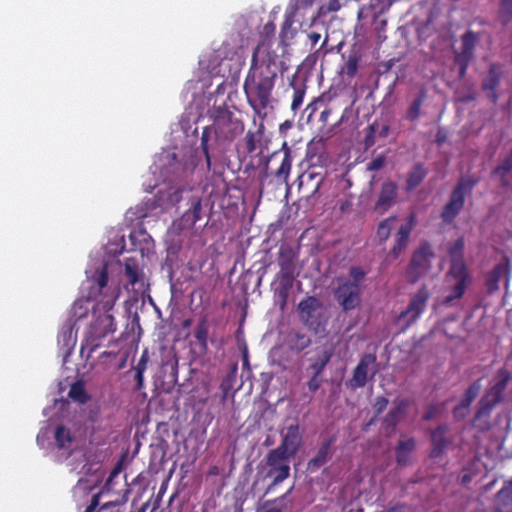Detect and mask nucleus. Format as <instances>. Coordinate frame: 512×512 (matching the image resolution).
Segmentation results:
<instances>
[{
  "label": "nucleus",
  "instance_id": "1",
  "mask_svg": "<svg viewBox=\"0 0 512 512\" xmlns=\"http://www.w3.org/2000/svg\"><path fill=\"white\" fill-rule=\"evenodd\" d=\"M277 59L278 55L266 41L259 42L253 49L243 90L248 104L253 109V125L257 128L274 125L272 92L278 74Z\"/></svg>",
  "mask_w": 512,
  "mask_h": 512
},
{
  "label": "nucleus",
  "instance_id": "2",
  "mask_svg": "<svg viewBox=\"0 0 512 512\" xmlns=\"http://www.w3.org/2000/svg\"><path fill=\"white\" fill-rule=\"evenodd\" d=\"M271 143V133L267 134L266 130H248L243 139V146L247 153L264 159L263 171L259 175L261 187L272 175L280 184H286L291 170L292 158L287 143L283 141L281 149L268 154Z\"/></svg>",
  "mask_w": 512,
  "mask_h": 512
},
{
  "label": "nucleus",
  "instance_id": "3",
  "mask_svg": "<svg viewBox=\"0 0 512 512\" xmlns=\"http://www.w3.org/2000/svg\"><path fill=\"white\" fill-rule=\"evenodd\" d=\"M242 112L239 110L230 111L225 106H214L205 115L194 111L192 108L185 111L180 120L181 128H191L192 125H199L202 128H244Z\"/></svg>",
  "mask_w": 512,
  "mask_h": 512
},
{
  "label": "nucleus",
  "instance_id": "4",
  "mask_svg": "<svg viewBox=\"0 0 512 512\" xmlns=\"http://www.w3.org/2000/svg\"><path fill=\"white\" fill-rule=\"evenodd\" d=\"M105 298L101 299L97 304L98 308L102 309L104 313L97 315L91 322L81 344L80 353L83 355L87 351V358L91 357L101 346L102 339L116 330L114 317L109 311L117 300V294L113 291L109 297Z\"/></svg>",
  "mask_w": 512,
  "mask_h": 512
},
{
  "label": "nucleus",
  "instance_id": "5",
  "mask_svg": "<svg viewBox=\"0 0 512 512\" xmlns=\"http://www.w3.org/2000/svg\"><path fill=\"white\" fill-rule=\"evenodd\" d=\"M463 248L464 241L462 238H459L449 250L451 266L446 275V282L451 286V292L442 300V303L445 305H452L454 300L461 298L466 287L471 282L466 265L463 261Z\"/></svg>",
  "mask_w": 512,
  "mask_h": 512
},
{
  "label": "nucleus",
  "instance_id": "6",
  "mask_svg": "<svg viewBox=\"0 0 512 512\" xmlns=\"http://www.w3.org/2000/svg\"><path fill=\"white\" fill-rule=\"evenodd\" d=\"M510 380L511 374L507 370L500 369L497 372L491 386L486 390L485 394L478 402V408L475 415L476 420L489 416L491 410L502 402L503 392Z\"/></svg>",
  "mask_w": 512,
  "mask_h": 512
},
{
  "label": "nucleus",
  "instance_id": "7",
  "mask_svg": "<svg viewBox=\"0 0 512 512\" xmlns=\"http://www.w3.org/2000/svg\"><path fill=\"white\" fill-rule=\"evenodd\" d=\"M297 314L300 321L314 332L324 328L327 319L324 314L323 303L315 296H307L297 305Z\"/></svg>",
  "mask_w": 512,
  "mask_h": 512
},
{
  "label": "nucleus",
  "instance_id": "8",
  "mask_svg": "<svg viewBox=\"0 0 512 512\" xmlns=\"http://www.w3.org/2000/svg\"><path fill=\"white\" fill-rule=\"evenodd\" d=\"M480 40V35L472 30H467L461 36V48L455 51L454 63L459 68V78L463 79L467 69L475 56V48Z\"/></svg>",
  "mask_w": 512,
  "mask_h": 512
},
{
  "label": "nucleus",
  "instance_id": "9",
  "mask_svg": "<svg viewBox=\"0 0 512 512\" xmlns=\"http://www.w3.org/2000/svg\"><path fill=\"white\" fill-rule=\"evenodd\" d=\"M290 458L279 449H272L266 456L267 478H272L271 486H277L290 476Z\"/></svg>",
  "mask_w": 512,
  "mask_h": 512
},
{
  "label": "nucleus",
  "instance_id": "10",
  "mask_svg": "<svg viewBox=\"0 0 512 512\" xmlns=\"http://www.w3.org/2000/svg\"><path fill=\"white\" fill-rule=\"evenodd\" d=\"M376 363L377 358L374 354H364L360 358L357 366L354 368L353 375L347 382V387L352 390H356L358 388H363L367 384L368 380H373L377 373V369L373 368L370 376L369 372L371 367H374Z\"/></svg>",
  "mask_w": 512,
  "mask_h": 512
},
{
  "label": "nucleus",
  "instance_id": "11",
  "mask_svg": "<svg viewBox=\"0 0 512 512\" xmlns=\"http://www.w3.org/2000/svg\"><path fill=\"white\" fill-rule=\"evenodd\" d=\"M361 288L357 283L345 280L338 285L334 297L345 312L356 309L361 303Z\"/></svg>",
  "mask_w": 512,
  "mask_h": 512
},
{
  "label": "nucleus",
  "instance_id": "12",
  "mask_svg": "<svg viewBox=\"0 0 512 512\" xmlns=\"http://www.w3.org/2000/svg\"><path fill=\"white\" fill-rule=\"evenodd\" d=\"M296 277V275L276 274L271 284L275 304L281 311H284L287 307L289 295Z\"/></svg>",
  "mask_w": 512,
  "mask_h": 512
},
{
  "label": "nucleus",
  "instance_id": "13",
  "mask_svg": "<svg viewBox=\"0 0 512 512\" xmlns=\"http://www.w3.org/2000/svg\"><path fill=\"white\" fill-rule=\"evenodd\" d=\"M473 183L469 181H460L457 187L452 192L449 202L445 205L442 212V217L445 222H451L456 215L460 212L464 204V196L466 190L471 189Z\"/></svg>",
  "mask_w": 512,
  "mask_h": 512
},
{
  "label": "nucleus",
  "instance_id": "14",
  "mask_svg": "<svg viewBox=\"0 0 512 512\" xmlns=\"http://www.w3.org/2000/svg\"><path fill=\"white\" fill-rule=\"evenodd\" d=\"M504 76L503 66L500 63H492L489 65L487 75L482 81V89L486 92L487 98L493 104H496L499 95L497 89Z\"/></svg>",
  "mask_w": 512,
  "mask_h": 512
},
{
  "label": "nucleus",
  "instance_id": "15",
  "mask_svg": "<svg viewBox=\"0 0 512 512\" xmlns=\"http://www.w3.org/2000/svg\"><path fill=\"white\" fill-rule=\"evenodd\" d=\"M282 441L278 447L280 452H283L289 457H294L302 444V435L300 427L296 424H291L286 428V431L281 432Z\"/></svg>",
  "mask_w": 512,
  "mask_h": 512
},
{
  "label": "nucleus",
  "instance_id": "16",
  "mask_svg": "<svg viewBox=\"0 0 512 512\" xmlns=\"http://www.w3.org/2000/svg\"><path fill=\"white\" fill-rule=\"evenodd\" d=\"M411 402L403 397H397L393 401V407L383 419L382 425L387 432H394L398 423L406 416Z\"/></svg>",
  "mask_w": 512,
  "mask_h": 512
},
{
  "label": "nucleus",
  "instance_id": "17",
  "mask_svg": "<svg viewBox=\"0 0 512 512\" xmlns=\"http://www.w3.org/2000/svg\"><path fill=\"white\" fill-rule=\"evenodd\" d=\"M297 257L298 255L293 247L288 244H282L277 253V263L279 266L277 274L298 276L299 270L296 265Z\"/></svg>",
  "mask_w": 512,
  "mask_h": 512
},
{
  "label": "nucleus",
  "instance_id": "18",
  "mask_svg": "<svg viewBox=\"0 0 512 512\" xmlns=\"http://www.w3.org/2000/svg\"><path fill=\"white\" fill-rule=\"evenodd\" d=\"M398 186L396 183L387 181L382 184L378 200L375 203V210L379 213L386 212L395 202Z\"/></svg>",
  "mask_w": 512,
  "mask_h": 512
},
{
  "label": "nucleus",
  "instance_id": "19",
  "mask_svg": "<svg viewBox=\"0 0 512 512\" xmlns=\"http://www.w3.org/2000/svg\"><path fill=\"white\" fill-rule=\"evenodd\" d=\"M413 220L414 213L412 212L409 216V221L399 227V230L395 235V245L391 250V256L393 259H397L405 251L412 230Z\"/></svg>",
  "mask_w": 512,
  "mask_h": 512
},
{
  "label": "nucleus",
  "instance_id": "20",
  "mask_svg": "<svg viewBox=\"0 0 512 512\" xmlns=\"http://www.w3.org/2000/svg\"><path fill=\"white\" fill-rule=\"evenodd\" d=\"M509 273V259L505 258L504 262L497 264L487 277L486 285L488 293L492 294L499 290L500 280L505 279L507 283Z\"/></svg>",
  "mask_w": 512,
  "mask_h": 512
},
{
  "label": "nucleus",
  "instance_id": "21",
  "mask_svg": "<svg viewBox=\"0 0 512 512\" xmlns=\"http://www.w3.org/2000/svg\"><path fill=\"white\" fill-rule=\"evenodd\" d=\"M353 116V111L350 108H345L341 115L338 117L331 108L324 107L318 115L319 121L322 123V127L329 125L330 128H336L337 126L345 124L346 120Z\"/></svg>",
  "mask_w": 512,
  "mask_h": 512
},
{
  "label": "nucleus",
  "instance_id": "22",
  "mask_svg": "<svg viewBox=\"0 0 512 512\" xmlns=\"http://www.w3.org/2000/svg\"><path fill=\"white\" fill-rule=\"evenodd\" d=\"M493 503L495 512H512V478L504 482Z\"/></svg>",
  "mask_w": 512,
  "mask_h": 512
},
{
  "label": "nucleus",
  "instance_id": "23",
  "mask_svg": "<svg viewBox=\"0 0 512 512\" xmlns=\"http://www.w3.org/2000/svg\"><path fill=\"white\" fill-rule=\"evenodd\" d=\"M294 22V12H285L279 33L280 44L284 47L290 46L297 35V29L293 28Z\"/></svg>",
  "mask_w": 512,
  "mask_h": 512
},
{
  "label": "nucleus",
  "instance_id": "24",
  "mask_svg": "<svg viewBox=\"0 0 512 512\" xmlns=\"http://www.w3.org/2000/svg\"><path fill=\"white\" fill-rule=\"evenodd\" d=\"M125 276L133 288L137 284L142 287L144 285V274L139 268L138 262L135 258H127L124 263Z\"/></svg>",
  "mask_w": 512,
  "mask_h": 512
},
{
  "label": "nucleus",
  "instance_id": "25",
  "mask_svg": "<svg viewBox=\"0 0 512 512\" xmlns=\"http://www.w3.org/2000/svg\"><path fill=\"white\" fill-rule=\"evenodd\" d=\"M208 333L209 324L207 316H202L194 330V337L197 340L199 351L201 354H206L208 351Z\"/></svg>",
  "mask_w": 512,
  "mask_h": 512
},
{
  "label": "nucleus",
  "instance_id": "26",
  "mask_svg": "<svg viewBox=\"0 0 512 512\" xmlns=\"http://www.w3.org/2000/svg\"><path fill=\"white\" fill-rule=\"evenodd\" d=\"M311 338L301 331H292L287 336V345L293 352H301L311 345Z\"/></svg>",
  "mask_w": 512,
  "mask_h": 512
},
{
  "label": "nucleus",
  "instance_id": "27",
  "mask_svg": "<svg viewBox=\"0 0 512 512\" xmlns=\"http://www.w3.org/2000/svg\"><path fill=\"white\" fill-rule=\"evenodd\" d=\"M416 447V442L413 438L399 441L396 447V460L398 465L406 466L410 463L411 455Z\"/></svg>",
  "mask_w": 512,
  "mask_h": 512
},
{
  "label": "nucleus",
  "instance_id": "28",
  "mask_svg": "<svg viewBox=\"0 0 512 512\" xmlns=\"http://www.w3.org/2000/svg\"><path fill=\"white\" fill-rule=\"evenodd\" d=\"M435 258V254L431 249V246L427 242H422L418 248V277L429 271L431 265V259Z\"/></svg>",
  "mask_w": 512,
  "mask_h": 512
},
{
  "label": "nucleus",
  "instance_id": "29",
  "mask_svg": "<svg viewBox=\"0 0 512 512\" xmlns=\"http://www.w3.org/2000/svg\"><path fill=\"white\" fill-rule=\"evenodd\" d=\"M447 430H448V427L446 425H440L434 431H432V433H431V441H432V445H433V449L431 452L432 457L440 456L443 453L445 447L447 446V441L444 437Z\"/></svg>",
  "mask_w": 512,
  "mask_h": 512
},
{
  "label": "nucleus",
  "instance_id": "30",
  "mask_svg": "<svg viewBox=\"0 0 512 512\" xmlns=\"http://www.w3.org/2000/svg\"><path fill=\"white\" fill-rule=\"evenodd\" d=\"M333 356V348L328 347L322 349L319 354L317 355V358L313 363L310 364L309 370L312 371V375L315 376H322V373L324 372L326 366L330 362L331 358Z\"/></svg>",
  "mask_w": 512,
  "mask_h": 512
},
{
  "label": "nucleus",
  "instance_id": "31",
  "mask_svg": "<svg viewBox=\"0 0 512 512\" xmlns=\"http://www.w3.org/2000/svg\"><path fill=\"white\" fill-rule=\"evenodd\" d=\"M92 278H93V281L97 284V286L99 288V292L101 294H103V299H106L105 297H109L113 291H115L117 296L119 295L118 289H112L110 294H108L107 292H104V290H107V291L110 290V288H108V286H107V284H108V268H107L106 264H104L100 268L96 269L94 271Z\"/></svg>",
  "mask_w": 512,
  "mask_h": 512
},
{
  "label": "nucleus",
  "instance_id": "32",
  "mask_svg": "<svg viewBox=\"0 0 512 512\" xmlns=\"http://www.w3.org/2000/svg\"><path fill=\"white\" fill-rule=\"evenodd\" d=\"M512 174V149L509 155L493 170V175L498 178L503 187H510L508 176Z\"/></svg>",
  "mask_w": 512,
  "mask_h": 512
},
{
  "label": "nucleus",
  "instance_id": "33",
  "mask_svg": "<svg viewBox=\"0 0 512 512\" xmlns=\"http://www.w3.org/2000/svg\"><path fill=\"white\" fill-rule=\"evenodd\" d=\"M201 212V198H193L191 208L183 214L182 221L186 225L194 226L202 218Z\"/></svg>",
  "mask_w": 512,
  "mask_h": 512
},
{
  "label": "nucleus",
  "instance_id": "34",
  "mask_svg": "<svg viewBox=\"0 0 512 512\" xmlns=\"http://www.w3.org/2000/svg\"><path fill=\"white\" fill-rule=\"evenodd\" d=\"M90 311V301L88 299H77L70 310L71 318L69 321L75 324L76 321L85 318Z\"/></svg>",
  "mask_w": 512,
  "mask_h": 512
},
{
  "label": "nucleus",
  "instance_id": "35",
  "mask_svg": "<svg viewBox=\"0 0 512 512\" xmlns=\"http://www.w3.org/2000/svg\"><path fill=\"white\" fill-rule=\"evenodd\" d=\"M359 60L360 56L356 52L350 53L342 65L340 73L349 80L354 78L358 71Z\"/></svg>",
  "mask_w": 512,
  "mask_h": 512
},
{
  "label": "nucleus",
  "instance_id": "36",
  "mask_svg": "<svg viewBox=\"0 0 512 512\" xmlns=\"http://www.w3.org/2000/svg\"><path fill=\"white\" fill-rule=\"evenodd\" d=\"M290 85L293 89L291 110L296 111L303 103L307 87L304 81L298 80H293Z\"/></svg>",
  "mask_w": 512,
  "mask_h": 512
},
{
  "label": "nucleus",
  "instance_id": "37",
  "mask_svg": "<svg viewBox=\"0 0 512 512\" xmlns=\"http://www.w3.org/2000/svg\"><path fill=\"white\" fill-rule=\"evenodd\" d=\"M54 438L57 447L60 449L68 447L74 441V436L71 433L70 429H68L64 425H58L56 427Z\"/></svg>",
  "mask_w": 512,
  "mask_h": 512
},
{
  "label": "nucleus",
  "instance_id": "38",
  "mask_svg": "<svg viewBox=\"0 0 512 512\" xmlns=\"http://www.w3.org/2000/svg\"><path fill=\"white\" fill-rule=\"evenodd\" d=\"M68 396L80 404H85L90 398L85 390L84 383L81 381H76L71 385Z\"/></svg>",
  "mask_w": 512,
  "mask_h": 512
},
{
  "label": "nucleus",
  "instance_id": "39",
  "mask_svg": "<svg viewBox=\"0 0 512 512\" xmlns=\"http://www.w3.org/2000/svg\"><path fill=\"white\" fill-rule=\"evenodd\" d=\"M498 17L503 26L512 22V0L499 1Z\"/></svg>",
  "mask_w": 512,
  "mask_h": 512
},
{
  "label": "nucleus",
  "instance_id": "40",
  "mask_svg": "<svg viewBox=\"0 0 512 512\" xmlns=\"http://www.w3.org/2000/svg\"><path fill=\"white\" fill-rule=\"evenodd\" d=\"M482 388L481 379L474 381L466 390L461 402L471 405V403L477 398Z\"/></svg>",
  "mask_w": 512,
  "mask_h": 512
},
{
  "label": "nucleus",
  "instance_id": "41",
  "mask_svg": "<svg viewBox=\"0 0 512 512\" xmlns=\"http://www.w3.org/2000/svg\"><path fill=\"white\" fill-rule=\"evenodd\" d=\"M330 449V443L323 444L317 454L310 460L309 465L320 467L325 464Z\"/></svg>",
  "mask_w": 512,
  "mask_h": 512
},
{
  "label": "nucleus",
  "instance_id": "42",
  "mask_svg": "<svg viewBox=\"0 0 512 512\" xmlns=\"http://www.w3.org/2000/svg\"><path fill=\"white\" fill-rule=\"evenodd\" d=\"M394 220L395 218L393 217L387 218L380 222V224L378 225L377 237L379 238L380 242H385L389 238L391 232V223Z\"/></svg>",
  "mask_w": 512,
  "mask_h": 512
},
{
  "label": "nucleus",
  "instance_id": "43",
  "mask_svg": "<svg viewBox=\"0 0 512 512\" xmlns=\"http://www.w3.org/2000/svg\"><path fill=\"white\" fill-rule=\"evenodd\" d=\"M406 318H409V323L413 322L416 319V296L412 297L410 299L408 308L401 312L398 321L405 320Z\"/></svg>",
  "mask_w": 512,
  "mask_h": 512
},
{
  "label": "nucleus",
  "instance_id": "44",
  "mask_svg": "<svg viewBox=\"0 0 512 512\" xmlns=\"http://www.w3.org/2000/svg\"><path fill=\"white\" fill-rule=\"evenodd\" d=\"M377 132H378V130H368V133L365 135L364 141H363V147H362L363 151H367L375 144V138H376ZM387 132H388V130H379V135L386 137L388 135Z\"/></svg>",
  "mask_w": 512,
  "mask_h": 512
},
{
  "label": "nucleus",
  "instance_id": "45",
  "mask_svg": "<svg viewBox=\"0 0 512 512\" xmlns=\"http://www.w3.org/2000/svg\"><path fill=\"white\" fill-rule=\"evenodd\" d=\"M170 156L171 161L169 162V171L176 176L182 175L187 169L186 164H183L180 160H178L175 153H172Z\"/></svg>",
  "mask_w": 512,
  "mask_h": 512
},
{
  "label": "nucleus",
  "instance_id": "46",
  "mask_svg": "<svg viewBox=\"0 0 512 512\" xmlns=\"http://www.w3.org/2000/svg\"><path fill=\"white\" fill-rule=\"evenodd\" d=\"M312 4L313 0H294V2L290 4L286 12H294V17H296L298 10L306 9L312 6Z\"/></svg>",
  "mask_w": 512,
  "mask_h": 512
},
{
  "label": "nucleus",
  "instance_id": "47",
  "mask_svg": "<svg viewBox=\"0 0 512 512\" xmlns=\"http://www.w3.org/2000/svg\"><path fill=\"white\" fill-rule=\"evenodd\" d=\"M389 401L386 397L378 396L375 398V401L373 403V409L376 413V416L380 415L385 411L387 408Z\"/></svg>",
  "mask_w": 512,
  "mask_h": 512
},
{
  "label": "nucleus",
  "instance_id": "48",
  "mask_svg": "<svg viewBox=\"0 0 512 512\" xmlns=\"http://www.w3.org/2000/svg\"><path fill=\"white\" fill-rule=\"evenodd\" d=\"M441 410L442 408L439 405H429L423 415V419L426 421L433 420L440 415Z\"/></svg>",
  "mask_w": 512,
  "mask_h": 512
},
{
  "label": "nucleus",
  "instance_id": "49",
  "mask_svg": "<svg viewBox=\"0 0 512 512\" xmlns=\"http://www.w3.org/2000/svg\"><path fill=\"white\" fill-rule=\"evenodd\" d=\"M117 479L118 478L112 477L111 475L108 476L105 484L103 485V487L100 491V492H102V495L104 493H110V492L117 493V494L120 493L119 491L116 490Z\"/></svg>",
  "mask_w": 512,
  "mask_h": 512
},
{
  "label": "nucleus",
  "instance_id": "50",
  "mask_svg": "<svg viewBox=\"0 0 512 512\" xmlns=\"http://www.w3.org/2000/svg\"><path fill=\"white\" fill-rule=\"evenodd\" d=\"M349 275L352 278V283L360 285V282L364 280L366 273L360 267L354 266L350 268Z\"/></svg>",
  "mask_w": 512,
  "mask_h": 512
},
{
  "label": "nucleus",
  "instance_id": "51",
  "mask_svg": "<svg viewBox=\"0 0 512 512\" xmlns=\"http://www.w3.org/2000/svg\"><path fill=\"white\" fill-rule=\"evenodd\" d=\"M469 407H470V405L460 402V404L457 405L453 410L454 417L457 420L464 419L469 413Z\"/></svg>",
  "mask_w": 512,
  "mask_h": 512
},
{
  "label": "nucleus",
  "instance_id": "52",
  "mask_svg": "<svg viewBox=\"0 0 512 512\" xmlns=\"http://www.w3.org/2000/svg\"><path fill=\"white\" fill-rule=\"evenodd\" d=\"M385 164V156L384 155H379L377 156L376 158L372 159L368 165H367V169L369 171H378L380 170Z\"/></svg>",
  "mask_w": 512,
  "mask_h": 512
},
{
  "label": "nucleus",
  "instance_id": "53",
  "mask_svg": "<svg viewBox=\"0 0 512 512\" xmlns=\"http://www.w3.org/2000/svg\"><path fill=\"white\" fill-rule=\"evenodd\" d=\"M209 131L210 130H203V133L201 136V146H202L203 153L205 154V157H206L207 166L210 168L211 160H210V156H209V152H208V145H207Z\"/></svg>",
  "mask_w": 512,
  "mask_h": 512
},
{
  "label": "nucleus",
  "instance_id": "54",
  "mask_svg": "<svg viewBox=\"0 0 512 512\" xmlns=\"http://www.w3.org/2000/svg\"><path fill=\"white\" fill-rule=\"evenodd\" d=\"M321 376L312 375L309 381L307 382V388L309 392L315 393L322 385Z\"/></svg>",
  "mask_w": 512,
  "mask_h": 512
},
{
  "label": "nucleus",
  "instance_id": "55",
  "mask_svg": "<svg viewBox=\"0 0 512 512\" xmlns=\"http://www.w3.org/2000/svg\"><path fill=\"white\" fill-rule=\"evenodd\" d=\"M102 496V492H98L94 494L91 498L89 505L86 507L84 512H99L97 509L100 504V498Z\"/></svg>",
  "mask_w": 512,
  "mask_h": 512
},
{
  "label": "nucleus",
  "instance_id": "56",
  "mask_svg": "<svg viewBox=\"0 0 512 512\" xmlns=\"http://www.w3.org/2000/svg\"><path fill=\"white\" fill-rule=\"evenodd\" d=\"M74 326H75V324L72 323L71 321H67L65 323V325L63 326L62 331H61V337L63 338L64 341L72 340Z\"/></svg>",
  "mask_w": 512,
  "mask_h": 512
},
{
  "label": "nucleus",
  "instance_id": "57",
  "mask_svg": "<svg viewBox=\"0 0 512 512\" xmlns=\"http://www.w3.org/2000/svg\"><path fill=\"white\" fill-rule=\"evenodd\" d=\"M275 29H276V26L273 22H267L264 27H263V32L265 34V38L262 39L260 42L262 41H266V43H268L270 45V47L272 48V45L270 43V39H268L269 37H272L275 33Z\"/></svg>",
  "mask_w": 512,
  "mask_h": 512
},
{
  "label": "nucleus",
  "instance_id": "58",
  "mask_svg": "<svg viewBox=\"0 0 512 512\" xmlns=\"http://www.w3.org/2000/svg\"><path fill=\"white\" fill-rule=\"evenodd\" d=\"M317 101L310 103L307 105L304 113H307V123L313 124V118L316 116L317 112Z\"/></svg>",
  "mask_w": 512,
  "mask_h": 512
},
{
  "label": "nucleus",
  "instance_id": "59",
  "mask_svg": "<svg viewBox=\"0 0 512 512\" xmlns=\"http://www.w3.org/2000/svg\"><path fill=\"white\" fill-rule=\"evenodd\" d=\"M387 512H414L411 506L396 503L388 507Z\"/></svg>",
  "mask_w": 512,
  "mask_h": 512
},
{
  "label": "nucleus",
  "instance_id": "60",
  "mask_svg": "<svg viewBox=\"0 0 512 512\" xmlns=\"http://www.w3.org/2000/svg\"><path fill=\"white\" fill-rule=\"evenodd\" d=\"M416 188V170L410 171L406 181V191L412 192Z\"/></svg>",
  "mask_w": 512,
  "mask_h": 512
},
{
  "label": "nucleus",
  "instance_id": "61",
  "mask_svg": "<svg viewBox=\"0 0 512 512\" xmlns=\"http://www.w3.org/2000/svg\"><path fill=\"white\" fill-rule=\"evenodd\" d=\"M415 268H416V251L411 255V260H410V264H409L408 274H409V281L411 283H415L416 282V277L413 276V270Z\"/></svg>",
  "mask_w": 512,
  "mask_h": 512
},
{
  "label": "nucleus",
  "instance_id": "62",
  "mask_svg": "<svg viewBox=\"0 0 512 512\" xmlns=\"http://www.w3.org/2000/svg\"><path fill=\"white\" fill-rule=\"evenodd\" d=\"M413 22L414 20L412 19L409 23L405 24V25H402L401 27H399V32H400V35L402 37H404L406 39V41L408 42V34L409 32L411 31V29L413 28Z\"/></svg>",
  "mask_w": 512,
  "mask_h": 512
},
{
  "label": "nucleus",
  "instance_id": "63",
  "mask_svg": "<svg viewBox=\"0 0 512 512\" xmlns=\"http://www.w3.org/2000/svg\"><path fill=\"white\" fill-rule=\"evenodd\" d=\"M147 361H148V356H147V353L144 352L141 355L137 365L134 367V370H138V371L141 370V371L145 372L146 367H147Z\"/></svg>",
  "mask_w": 512,
  "mask_h": 512
},
{
  "label": "nucleus",
  "instance_id": "64",
  "mask_svg": "<svg viewBox=\"0 0 512 512\" xmlns=\"http://www.w3.org/2000/svg\"><path fill=\"white\" fill-rule=\"evenodd\" d=\"M309 41H310V44H311V48H314V46L319 42V40L321 39V34L318 33V32H310L308 33L307 35Z\"/></svg>",
  "mask_w": 512,
  "mask_h": 512
}]
</instances>
